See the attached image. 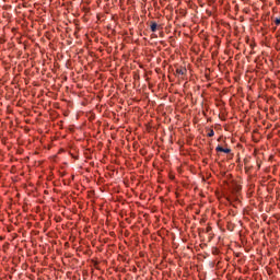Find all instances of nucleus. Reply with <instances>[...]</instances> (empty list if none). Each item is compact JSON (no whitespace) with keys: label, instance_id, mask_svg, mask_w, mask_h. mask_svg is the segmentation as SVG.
<instances>
[{"label":"nucleus","instance_id":"obj_3","mask_svg":"<svg viewBox=\"0 0 280 280\" xmlns=\"http://www.w3.org/2000/svg\"><path fill=\"white\" fill-rule=\"evenodd\" d=\"M156 27H159V25L156 24V22H152V23H151V32H156Z\"/></svg>","mask_w":280,"mask_h":280},{"label":"nucleus","instance_id":"obj_2","mask_svg":"<svg viewBox=\"0 0 280 280\" xmlns=\"http://www.w3.org/2000/svg\"><path fill=\"white\" fill-rule=\"evenodd\" d=\"M187 73V68L178 67L176 68L177 75H185Z\"/></svg>","mask_w":280,"mask_h":280},{"label":"nucleus","instance_id":"obj_5","mask_svg":"<svg viewBox=\"0 0 280 280\" xmlns=\"http://www.w3.org/2000/svg\"><path fill=\"white\" fill-rule=\"evenodd\" d=\"M276 25H280V18L275 20Z\"/></svg>","mask_w":280,"mask_h":280},{"label":"nucleus","instance_id":"obj_4","mask_svg":"<svg viewBox=\"0 0 280 280\" xmlns=\"http://www.w3.org/2000/svg\"><path fill=\"white\" fill-rule=\"evenodd\" d=\"M215 135V131L213 129H210L208 132V137H213Z\"/></svg>","mask_w":280,"mask_h":280},{"label":"nucleus","instance_id":"obj_1","mask_svg":"<svg viewBox=\"0 0 280 280\" xmlns=\"http://www.w3.org/2000/svg\"><path fill=\"white\" fill-rule=\"evenodd\" d=\"M215 150H217V152H224V154H231V149H229V148H223L221 145H218L215 148Z\"/></svg>","mask_w":280,"mask_h":280}]
</instances>
